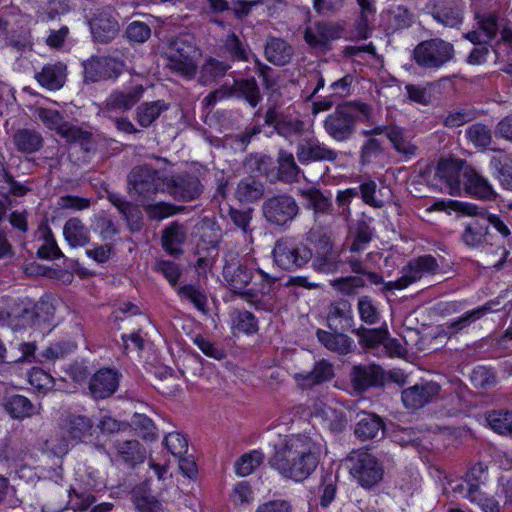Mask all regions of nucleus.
I'll return each mask as SVG.
<instances>
[{
    "label": "nucleus",
    "mask_w": 512,
    "mask_h": 512,
    "mask_svg": "<svg viewBox=\"0 0 512 512\" xmlns=\"http://www.w3.org/2000/svg\"><path fill=\"white\" fill-rule=\"evenodd\" d=\"M321 452V444L305 434L279 435L269 465L285 478L303 481L317 468Z\"/></svg>",
    "instance_id": "f257e3e1"
},
{
    "label": "nucleus",
    "mask_w": 512,
    "mask_h": 512,
    "mask_svg": "<svg viewBox=\"0 0 512 512\" xmlns=\"http://www.w3.org/2000/svg\"><path fill=\"white\" fill-rule=\"evenodd\" d=\"M448 207L462 215L470 216L461 233V241L470 248L480 246H502L497 235L489 230V220L485 217V208L478 207L475 204L452 200L448 202Z\"/></svg>",
    "instance_id": "f03ea898"
},
{
    "label": "nucleus",
    "mask_w": 512,
    "mask_h": 512,
    "mask_svg": "<svg viewBox=\"0 0 512 512\" xmlns=\"http://www.w3.org/2000/svg\"><path fill=\"white\" fill-rule=\"evenodd\" d=\"M166 67L177 75L192 79L196 76L197 58L201 55L194 37L189 34L171 39L165 52Z\"/></svg>",
    "instance_id": "7ed1b4c3"
},
{
    "label": "nucleus",
    "mask_w": 512,
    "mask_h": 512,
    "mask_svg": "<svg viewBox=\"0 0 512 512\" xmlns=\"http://www.w3.org/2000/svg\"><path fill=\"white\" fill-rule=\"evenodd\" d=\"M128 193L141 206L149 201H155L159 192L166 188V178L146 165L134 167L127 178Z\"/></svg>",
    "instance_id": "20e7f679"
},
{
    "label": "nucleus",
    "mask_w": 512,
    "mask_h": 512,
    "mask_svg": "<svg viewBox=\"0 0 512 512\" xmlns=\"http://www.w3.org/2000/svg\"><path fill=\"white\" fill-rule=\"evenodd\" d=\"M312 257V249L294 237L279 238L272 249L274 264L286 272L303 269L312 260Z\"/></svg>",
    "instance_id": "39448f33"
},
{
    "label": "nucleus",
    "mask_w": 512,
    "mask_h": 512,
    "mask_svg": "<svg viewBox=\"0 0 512 512\" xmlns=\"http://www.w3.org/2000/svg\"><path fill=\"white\" fill-rule=\"evenodd\" d=\"M456 50L453 43L435 37L423 40L413 50V60L425 70H439L454 61Z\"/></svg>",
    "instance_id": "423d86ee"
},
{
    "label": "nucleus",
    "mask_w": 512,
    "mask_h": 512,
    "mask_svg": "<svg viewBox=\"0 0 512 512\" xmlns=\"http://www.w3.org/2000/svg\"><path fill=\"white\" fill-rule=\"evenodd\" d=\"M350 474L364 488H372L378 484L384 474L379 460L368 451H352L347 458Z\"/></svg>",
    "instance_id": "0eeeda50"
},
{
    "label": "nucleus",
    "mask_w": 512,
    "mask_h": 512,
    "mask_svg": "<svg viewBox=\"0 0 512 512\" xmlns=\"http://www.w3.org/2000/svg\"><path fill=\"white\" fill-rule=\"evenodd\" d=\"M300 208L296 200L288 194H280L266 199L262 205L265 220L276 226L289 225L299 214Z\"/></svg>",
    "instance_id": "6e6552de"
},
{
    "label": "nucleus",
    "mask_w": 512,
    "mask_h": 512,
    "mask_svg": "<svg viewBox=\"0 0 512 512\" xmlns=\"http://www.w3.org/2000/svg\"><path fill=\"white\" fill-rule=\"evenodd\" d=\"M439 265L432 255H423L403 267L402 276L395 281L384 282L382 291L401 290L420 280L425 274H434Z\"/></svg>",
    "instance_id": "1a4fd4ad"
},
{
    "label": "nucleus",
    "mask_w": 512,
    "mask_h": 512,
    "mask_svg": "<svg viewBox=\"0 0 512 512\" xmlns=\"http://www.w3.org/2000/svg\"><path fill=\"white\" fill-rule=\"evenodd\" d=\"M125 69V62L117 57L92 56L83 62L84 82L95 83L117 79Z\"/></svg>",
    "instance_id": "9d476101"
},
{
    "label": "nucleus",
    "mask_w": 512,
    "mask_h": 512,
    "mask_svg": "<svg viewBox=\"0 0 512 512\" xmlns=\"http://www.w3.org/2000/svg\"><path fill=\"white\" fill-rule=\"evenodd\" d=\"M343 30L337 23L316 21L305 28L304 40L310 48L325 54L332 49L333 41L342 37Z\"/></svg>",
    "instance_id": "9b49d317"
},
{
    "label": "nucleus",
    "mask_w": 512,
    "mask_h": 512,
    "mask_svg": "<svg viewBox=\"0 0 512 512\" xmlns=\"http://www.w3.org/2000/svg\"><path fill=\"white\" fill-rule=\"evenodd\" d=\"M370 112L371 107L365 103L345 102L339 104L335 113L326 119L325 128H351L356 121L371 125Z\"/></svg>",
    "instance_id": "f8f14e48"
},
{
    "label": "nucleus",
    "mask_w": 512,
    "mask_h": 512,
    "mask_svg": "<svg viewBox=\"0 0 512 512\" xmlns=\"http://www.w3.org/2000/svg\"><path fill=\"white\" fill-rule=\"evenodd\" d=\"M469 165L463 160L441 159L436 167L435 179L451 195L460 194L463 190L464 172L469 169Z\"/></svg>",
    "instance_id": "ddd939ff"
},
{
    "label": "nucleus",
    "mask_w": 512,
    "mask_h": 512,
    "mask_svg": "<svg viewBox=\"0 0 512 512\" xmlns=\"http://www.w3.org/2000/svg\"><path fill=\"white\" fill-rule=\"evenodd\" d=\"M168 193L178 201H192L198 198L203 192V186L196 175L179 174L170 179L166 178V188Z\"/></svg>",
    "instance_id": "4468645a"
},
{
    "label": "nucleus",
    "mask_w": 512,
    "mask_h": 512,
    "mask_svg": "<svg viewBox=\"0 0 512 512\" xmlns=\"http://www.w3.org/2000/svg\"><path fill=\"white\" fill-rule=\"evenodd\" d=\"M441 387L434 381H422L404 389L401 393L403 405L407 409L417 410L434 401Z\"/></svg>",
    "instance_id": "2eb2a0df"
},
{
    "label": "nucleus",
    "mask_w": 512,
    "mask_h": 512,
    "mask_svg": "<svg viewBox=\"0 0 512 512\" xmlns=\"http://www.w3.org/2000/svg\"><path fill=\"white\" fill-rule=\"evenodd\" d=\"M120 374L110 368L98 370L90 378L88 390L95 400H102L112 396L119 387Z\"/></svg>",
    "instance_id": "dca6fc26"
},
{
    "label": "nucleus",
    "mask_w": 512,
    "mask_h": 512,
    "mask_svg": "<svg viewBox=\"0 0 512 512\" xmlns=\"http://www.w3.org/2000/svg\"><path fill=\"white\" fill-rule=\"evenodd\" d=\"M296 156L301 164L306 165L317 161L334 162L338 154L315 138H303L297 143Z\"/></svg>",
    "instance_id": "f3484780"
},
{
    "label": "nucleus",
    "mask_w": 512,
    "mask_h": 512,
    "mask_svg": "<svg viewBox=\"0 0 512 512\" xmlns=\"http://www.w3.org/2000/svg\"><path fill=\"white\" fill-rule=\"evenodd\" d=\"M350 379L355 391L362 393L371 387H380L384 384V371L376 364L353 366Z\"/></svg>",
    "instance_id": "a211bd4d"
},
{
    "label": "nucleus",
    "mask_w": 512,
    "mask_h": 512,
    "mask_svg": "<svg viewBox=\"0 0 512 512\" xmlns=\"http://www.w3.org/2000/svg\"><path fill=\"white\" fill-rule=\"evenodd\" d=\"M93 40L108 44L118 35L120 26L117 19L105 11L98 12L89 20Z\"/></svg>",
    "instance_id": "6ab92c4d"
},
{
    "label": "nucleus",
    "mask_w": 512,
    "mask_h": 512,
    "mask_svg": "<svg viewBox=\"0 0 512 512\" xmlns=\"http://www.w3.org/2000/svg\"><path fill=\"white\" fill-rule=\"evenodd\" d=\"M499 299H493L486 302L484 305L479 306L470 311H466L457 319H454L450 322L446 323V332L449 335L457 334L468 327H470L473 323L483 318L485 315L491 312L498 311L500 308Z\"/></svg>",
    "instance_id": "aec40b11"
},
{
    "label": "nucleus",
    "mask_w": 512,
    "mask_h": 512,
    "mask_svg": "<svg viewBox=\"0 0 512 512\" xmlns=\"http://www.w3.org/2000/svg\"><path fill=\"white\" fill-rule=\"evenodd\" d=\"M326 319L332 331H352L354 319L351 303L346 299L332 302L328 307Z\"/></svg>",
    "instance_id": "412c9836"
},
{
    "label": "nucleus",
    "mask_w": 512,
    "mask_h": 512,
    "mask_svg": "<svg viewBox=\"0 0 512 512\" xmlns=\"http://www.w3.org/2000/svg\"><path fill=\"white\" fill-rule=\"evenodd\" d=\"M430 13L434 20L449 28L458 27L464 19L463 8L453 0H437Z\"/></svg>",
    "instance_id": "4be33fe9"
},
{
    "label": "nucleus",
    "mask_w": 512,
    "mask_h": 512,
    "mask_svg": "<svg viewBox=\"0 0 512 512\" xmlns=\"http://www.w3.org/2000/svg\"><path fill=\"white\" fill-rule=\"evenodd\" d=\"M357 416L359 419L355 425L354 434L358 439L366 441L383 438L385 424L380 416L365 411L358 413Z\"/></svg>",
    "instance_id": "5701e85b"
},
{
    "label": "nucleus",
    "mask_w": 512,
    "mask_h": 512,
    "mask_svg": "<svg viewBox=\"0 0 512 512\" xmlns=\"http://www.w3.org/2000/svg\"><path fill=\"white\" fill-rule=\"evenodd\" d=\"M107 199L117 208L132 232H138L142 228V214L138 206L129 202L123 195L114 191H106Z\"/></svg>",
    "instance_id": "b1692460"
},
{
    "label": "nucleus",
    "mask_w": 512,
    "mask_h": 512,
    "mask_svg": "<svg viewBox=\"0 0 512 512\" xmlns=\"http://www.w3.org/2000/svg\"><path fill=\"white\" fill-rule=\"evenodd\" d=\"M145 88L142 84L134 85L127 90H115L106 100V107L109 111L130 110L143 97Z\"/></svg>",
    "instance_id": "393cba45"
},
{
    "label": "nucleus",
    "mask_w": 512,
    "mask_h": 512,
    "mask_svg": "<svg viewBox=\"0 0 512 512\" xmlns=\"http://www.w3.org/2000/svg\"><path fill=\"white\" fill-rule=\"evenodd\" d=\"M333 377V365L325 359L317 361L311 371L296 373L294 375V379L304 389L328 382Z\"/></svg>",
    "instance_id": "a878e982"
},
{
    "label": "nucleus",
    "mask_w": 512,
    "mask_h": 512,
    "mask_svg": "<svg viewBox=\"0 0 512 512\" xmlns=\"http://www.w3.org/2000/svg\"><path fill=\"white\" fill-rule=\"evenodd\" d=\"M186 238V226L174 221L162 231L161 244L170 256L177 258L183 254L181 246L185 243Z\"/></svg>",
    "instance_id": "bb28decb"
},
{
    "label": "nucleus",
    "mask_w": 512,
    "mask_h": 512,
    "mask_svg": "<svg viewBox=\"0 0 512 512\" xmlns=\"http://www.w3.org/2000/svg\"><path fill=\"white\" fill-rule=\"evenodd\" d=\"M466 170L462 191L483 200H494L497 194L489 181L471 166Z\"/></svg>",
    "instance_id": "cd10ccee"
},
{
    "label": "nucleus",
    "mask_w": 512,
    "mask_h": 512,
    "mask_svg": "<svg viewBox=\"0 0 512 512\" xmlns=\"http://www.w3.org/2000/svg\"><path fill=\"white\" fill-rule=\"evenodd\" d=\"M294 54L293 47L284 39L268 36L264 47V55L268 62L276 66L290 63Z\"/></svg>",
    "instance_id": "c85d7f7f"
},
{
    "label": "nucleus",
    "mask_w": 512,
    "mask_h": 512,
    "mask_svg": "<svg viewBox=\"0 0 512 512\" xmlns=\"http://www.w3.org/2000/svg\"><path fill=\"white\" fill-rule=\"evenodd\" d=\"M298 194L307 201L306 208L312 209L315 220L320 215L333 214L334 206L331 197L325 195L320 189L316 187L299 189Z\"/></svg>",
    "instance_id": "c756f323"
},
{
    "label": "nucleus",
    "mask_w": 512,
    "mask_h": 512,
    "mask_svg": "<svg viewBox=\"0 0 512 512\" xmlns=\"http://www.w3.org/2000/svg\"><path fill=\"white\" fill-rule=\"evenodd\" d=\"M473 19L476 22V27L485 37V42H491L496 38L500 29L498 12L477 6L473 8Z\"/></svg>",
    "instance_id": "7c9ffc66"
},
{
    "label": "nucleus",
    "mask_w": 512,
    "mask_h": 512,
    "mask_svg": "<svg viewBox=\"0 0 512 512\" xmlns=\"http://www.w3.org/2000/svg\"><path fill=\"white\" fill-rule=\"evenodd\" d=\"M317 340L329 351L339 355H347L353 351V340L340 331H316Z\"/></svg>",
    "instance_id": "2f4dec72"
},
{
    "label": "nucleus",
    "mask_w": 512,
    "mask_h": 512,
    "mask_svg": "<svg viewBox=\"0 0 512 512\" xmlns=\"http://www.w3.org/2000/svg\"><path fill=\"white\" fill-rule=\"evenodd\" d=\"M38 83L48 90H59L66 80V65L62 62L48 63L35 75Z\"/></svg>",
    "instance_id": "473e14b6"
},
{
    "label": "nucleus",
    "mask_w": 512,
    "mask_h": 512,
    "mask_svg": "<svg viewBox=\"0 0 512 512\" xmlns=\"http://www.w3.org/2000/svg\"><path fill=\"white\" fill-rule=\"evenodd\" d=\"M63 429L70 440L79 442L92 436L94 423L85 415L70 414L65 420Z\"/></svg>",
    "instance_id": "72a5a7b5"
},
{
    "label": "nucleus",
    "mask_w": 512,
    "mask_h": 512,
    "mask_svg": "<svg viewBox=\"0 0 512 512\" xmlns=\"http://www.w3.org/2000/svg\"><path fill=\"white\" fill-rule=\"evenodd\" d=\"M386 139L392 144L394 149L404 155L406 158H411L417 154L418 141L413 133V130H385Z\"/></svg>",
    "instance_id": "f704fd0d"
},
{
    "label": "nucleus",
    "mask_w": 512,
    "mask_h": 512,
    "mask_svg": "<svg viewBox=\"0 0 512 512\" xmlns=\"http://www.w3.org/2000/svg\"><path fill=\"white\" fill-rule=\"evenodd\" d=\"M120 460L129 466L142 463L146 457V450L137 440H116L113 444Z\"/></svg>",
    "instance_id": "c9c22d12"
},
{
    "label": "nucleus",
    "mask_w": 512,
    "mask_h": 512,
    "mask_svg": "<svg viewBox=\"0 0 512 512\" xmlns=\"http://www.w3.org/2000/svg\"><path fill=\"white\" fill-rule=\"evenodd\" d=\"M230 88L232 97L244 99L253 108H255L262 100L260 88L255 78H242L235 80Z\"/></svg>",
    "instance_id": "e433bc0d"
},
{
    "label": "nucleus",
    "mask_w": 512,
    "mask_h": 512,
    "mask_svg": "<svg viewBox=\"0 0 512 512\" xmlns=\"http://www.w3.org/2000/svg\"><path fill=\"white\" fill-rule=\"evenodd\" d=\"M3 407L8 415L16 420L30 418L37 413L34 404L27 397L19 394L6 397Z\"/></svg>",
    "instance_id": "4c0bfd02"
},
{
    "label": "nucleus",
    "mask_w": 512,
    "mask_h": 512,
    "mask_svg": "<svg viewBox=\"0 0 512 512\" xmlns=\"http://www.w3.org/2000/svg\"><path fill=\"white\" fill-rule=\"evenodd\" d=\"M169 108L170 103L165 100L143 102L136 109V121L141 127L147 128Z\"/></svg>",
    "instance_id": "58836bf2"
},
{
    "label": "nucleus",
    "mask_w": 512,
    "mask_h": 512,
    "mask_svg": "<svg viewBox=\"0 0 512 512\" xmlns=\"http://www.w3.org/2000/svg\"><path fill=\"white\" fill-rule=\"evenodd\" d=\"M63 235L68 244L73 248L83 247L90 242L89 230L79 218H70L66 221Z\"/></svg>",
    "instance_id": "ea45409f"
},
{
    "label": "nucleus",
    "mask_w": 512,
    "mask_h": 512,
    "mask_svg": "<svg viewBox=\"0 0 512 512\" xmlns=\"http://www.w3.org/2000/svg\"><path fill=\"white\" fill-rule=\"evenodd\" d=\"M414 22L413 12L403 5L391 7L387 11L386 30L395 33L411 27Z\"/></svg>",
    "instance_id": "a19ab883"
},
{
    "label": "nucleus",
    "mask_w": 512,
    "mask_h": 512,
    "mask_svg": "<svg viewBox=\"0 0 512 512\" xmlns=\"http://www.w3.org/2000/svg\"><path fill=\"white\" fill-rule=\"evenodd\" d=\"M278 179L284 183L299 182L300 176H304L296 164L292 153L280 150L278 153Z\"/></svg>",
    "instance_id": "79ce46f5"
},
{
    "label": "nucleus",
    "mask_w": 512,
    "mask_h": 512,
    "mask_svg": "<svg viewBox=\"0 0 512 512\" xmlns=\"http://www.w3.org/2000/svg\"><path fill=\"white\" fill-rule=\"evenodd\" d=\"M360 7V15L354 23L358 39H367L371 34L370 22L376 13L374 0H356Z\"/></svg>",
    "instance_id": "37998d69"
},
{
    "label": "nucleus",
    "mask_w": 512,
    "mask_h": 512,
    "mask_svg": "<svg viewBox=\"0 0 512 512\" xmlns=\"http://www.w3.org/2000/svg\"><path fill=\"white\" fill-rule=\"evenodd\" d=\"M223 51L232 61L248 62L252 51L234 32L228 34L223 42Z\"/></svg>",
    "instance_id": "c03bdc74"
},
{
    "label": "nucleus",
    "mask_w": 512,
    "mask_h": 512,
    "mask_svg": "<svg viewBox=\"0 0 512 512\" xmlns=\"http://www.w3.org/2000/svg\"><path fill=\"white\" fill-rule=\"evenodd\" d=\"M230 68L231 65L229 63L209 57L201 66L199 82L202 85H210L223 78Z\"/></svg>",
    "instance_id": "a18cd8bd"
},
{
    "label": "nucleus",
    "mask_w": 512,
    "mask_h": 512,
    "mask_svg": "<svg viewBox=\"0 0 512 512\" xmlns=\"http://www.w3.org/2000/svg\"><path fill=\"white\" fill-rule=\"evenodd\" d=\"M489 167L493 176L506 190H512V158L508 156H493Z\"/></svg>",
    "instance_id": "49530a36"
},
{
    "label": "nucleus",
    "mask_w": 512,
    "mask_h": 512,
    "mask_svg": "<svg viewBox=\"0 0 512 512\" xmlns=\"http://www.w3.org/2000/svg\"><path fill=\"white\" fill-rule=\"evenodd\" d=\"M264 194V186L253 177H246L239 181L235 196L242 203H253Z\"/></svg>",
    "instance_id": "de8ad7c7"
},
{
    "label": "nucleus",
    "mask_w": 512,
    "mask_h": 512,
    "mask_svg": "<svg viewBox=\"0 0 512 512\" xmlns=\"http://www.w3.org/2000/svg\"><path fill=\"white\" fill-rule=\"evenodd\" d=\"M374 237V229L365 220H358L351 230V244L349 250L351 252H362Z\"/></svg>",
    "instance_id": "09e8293b"
},
{
    "label": "nucleus",
    "mask_w": 512,
    "mask_h": 512,
    "mask_svg": "<svg viewBox=\"0 0 512 512\" xmlns=\"http://www.w3.org/2000/svg\"><path fill=\"white\" fill-rule=\"evenodd\" d=\"M224 278L233 294H235L240 289L246 288L251 282L253 278V271L244 265H238L233 269L231 267H226L224 269Z\"/></svg>",
    "instance_id": "8fccbe9b"
},
{
    "label": "nucleus",
    "mask_w": 512,
    "mask_h": 512,
    "mask_svg": "<svg viewBox=\"0 0 512 512\" xmlns=\"http://www.w3.org/2000/svg\"><path fill=\"white\" fill-rule=\"evenodd\" d=\"M148 218L153 221H162L168 217L179 214L185 210L184 206H177L167 202L149 201L142 205Z\"/></svg>",
    "instance_id": "3c124183"
},
{
    "label": "nucleus",
    "mask_w": 512,
    "mask_h": 512,
    "mask_svg": "<svg viewBox=\"0 0 512 512\" xmlns=\"http://www.w3.org/2000/svg\"><path fill=\"white\" fill-rule=\"evenodd\" d=\"M96 498L91 491L79 486H72L68 490L67 508L73 511H86L95 502Z\"/></svg>",
    "instance_id": "603ef678"
},
{
    "label": "nucleus",
    "mask_w": 512,
    "mask_h": 512,
    "mask_svg": "<svg viewBox=\"0 0 512 512\" xmlns=\"http://www.w3.org/2000/svg\"><path fill=\"white\" fill-rule=\"evenodd\" d=\"M311 261L315 271L325 274L337 272L340 265L339 254L335 250L315 253Z\"/></svg>",
    "instance_id": "864d4df0"
},
{
    "label": "nucleus",
    "mask_w": 512,
    "mask_h": 512,
    "mask_svg": "<svg viewBox=\"0 0 512 512\" xmlns=\"http://www.w3.org/2000/svg\"><path fill=\"white\" fill-rule=\"evenodd\" d=\"M264 458L260 450L243 454L235 463L236 474L242 477L250 475L263 463Z\"/></svg>",
    "instance_id": "5fc2aeb1"
},
{
    "label": "nucleus",
    "mask_w": 512,
    "mask_h": 512,
    "mask_svg": "<svg viewBox=\"0 0 512 512\" xmlns=\"http://www.w3.org/2000/svg\"><path fill=\"white\" fill-rule=\"evenodd\" d=\"M14 141L19 150L32 153L42 145V137L35 130H17Z\"/></svg>",
    "instance_id": "6e6d98bb"
},
{
    "label": "nucleus",
    "mask_w": 512,
    "mask_h": 512,
    "mask_svg": "<svg viewBox=\"0 0 512 512\" xmlns=\"http://www.w3.org/2000/svg\"><path fill=\"white\" fill-rule=\"evenodd\" d=\"M338 476L332 471L326 472L321 477L319 491L321 492L320 504L322 507H328L335 498L337 490Z\"/></svg>",
    "instance_id": "4d7b16f0"
},
{
    "label": "nucleus",
    "mask_w": 512,
    "mask_h": 512,
    "mask_svg": "<svg viewBox=\"0 0 512 512\" xmlns=\"http://www.w3.org/2000/svg\"><path fill=\"white\" fill-rule=\"evenodd\" d=\"M486 420L489 426L497 433H508L512 435V412L511 411H491Z\"/></svg>",
    "instance_id": "13d9d810"
},
{
    "label": "nucleus",
    "mask_w": 512,
    "mask_h": 512,
    "mask_svg": "<svg viewBox=\"0 0 512 512\" xmlns=\"http://www.w3.org/2000/svg\"><path fill=\"white\" fill-rule=\"evenodd\" d=\"M352 332L359 337L360 343L368 348L383 344L387 338V331L382 329H367L362 326L358 329H352Z\"/></svg>",
    "instance_id": "bf43d9fd"
},
{
    "label": "nucleus",
    "mask_w": 512,
    "mask_h": 512,
    "mask_svg": "<svg viewBox=\"0 0 512 512\" xmlns=\"http://www.w3.org/2000/svg\"><path fill=\"white\" fill-rule=\"evenodd\" d=\"M178 295L190 301L199 311H205L207 305V296L203 290L195 285H184L177 289Z\"/></svg>",
    "instance_id": "052dcab7"
},
{
    "label": "nucleus",
    "mask_w": 512,
    "mask_h": 512,
    "mask_svg": "<svg viewBox=\"0 0 512 512\" xmlns=\"http://www.w3.org/2000/svg\"><path fill=\"white\" fill-rule=\"evenodd\" d=\"M366 135H372L362 148L363 157H372L380 154L383 150V144L388 141L386 139L385 130H369Z\"/></svg>",
    "instance_id": "680f3d73"
},
{
    "label": "nucleus",
    "mask_w": 512,
    "mask_h": 512,
    "mask_svg": "<svg viewBox=\"0 0 512 512\" xmlns=\"http://www.w3.org/2000/svg\"><path fill=\"white\" fill-rule=\"evenodd\" d=\"M44 244L38 248L37 256L41 259L54 260L64 257L59 249L51 229H47L43 235Z\"/></svg>",
    "instance_id": "e2e57ef3"
},
{
    "label": "nucleus",
    "mask_w": 512,
    "mask_h": 512,
    "mask_svg": "<svg viewBox=\"0 0 512 512\" xmlns=\"http://www.w3.org/2000/svg\"><path fill=\"white\" fill-rule=\"evenodd\" d=\"M125 37L131 43H145L151 37V28L144 22L132 21L126 27Z\"/></svg>",
    "instance_id": "0e129e2a"
},
{
    "label": "nucleus",
    "mask_w": 512,
    "mask_h": 512,
    "mask_svg": "<svg viewBox=\"0 0 512 512\" xmlns=\"http://www.w3.org/2000/svg\"><path fill=\"white\" fill-rule=\"evenodd\" d=\"M357 308L360 319L366 324L373 325L379 321L380 314L371 297L361 296L358 299Z\"/></svg>",
    "instance_id": "69168bd1"
},
{
    "label": "nucleus",
    "mask_w": 512,
    "mask_h": 512,
    "mask_svg": "<svg viewBox=\"0 0 512 512\" xmlns=\"http://www.w3.org/2000/svg\"><path fill=\"white\" fill-rule=\"evenodd\" d=\"M466 497L473 502H477L484 512H499L500 507L497 501L490 498H485L479 491L478 484L470 483L467 484Z\"/></svg>",
    "instance_id": "338daca9"
},
{
    "label": "nucleus",
    "mask_w": 512,
    "mask_h": 512,
    "mask_svg": "<svg viewBox=\"0 0 512 512\" xmlns=\"http://www.w3.org/2000/svg\"><path fill=\"white\" fill-rule=\"evenodd\" d=\"M470 379L474 387L480 389L491 388L495 386L497 382L495 373L484 366H478L473 369Z\"/></svg>",
    "instance_id": "774afa93"
}]
</instances>
